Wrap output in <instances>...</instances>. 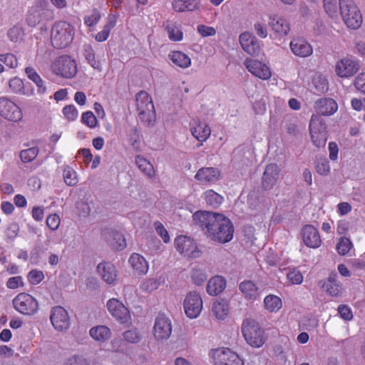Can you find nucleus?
<instances>
[{"label": "nucleus", "instance_id": "6ab92c4d", "mask_svg": "<svg viewBox=\"0 0 365 365\" xmlns=\"http://www.w3.org/2000/svg\"><path fill=\"white\" fill-rule=\"evenodd\" d=\"M190 130L192 135L200 142V145L202 142L205 141L210 135L211 130L208 125L200 120L198 118H193L190 123Z\"/></svg>", "mask_w": 365, "mask_h": 365}, {"label": "nucleus", "instance_id": "c03bdc74", "mask_svg": "<svg viewBox=\"0 0 365 365\" xmlns=\"http://www.w3.org/2000/svg\"><path fill=\"white\" fill-rule=\"evenodd\" d=\"M324 9L325 12L331 19L338 16V6L336 0H323Z\"/></svg>", "mask_w": 365, "mask_h": 365}, {"label": "nucleus", "instance_id": "f03ea898", "mask_svg": "<svg viewBox=\"0 0 365 365\" xmlns=\"http://www.w3.org/2000/svg\"><path fill=\"white\" fill-rule=\"evenodd\" d=\"M73 35V28L69 23L56 22L51 29V44L55 48H64L71 43Z\"/></svg>", "mask_w": 365, "mask_h": 365}, {"label": "nucleus", "instance_id": "5701e85b", "mask_svg": "<svg viewBox=\"0 0 365 365\" xmlns=\"http://www.w3.org/2000/svg\"><path fill=\"white\" fill-rule=\"evenodd\" d=\"M108 245L114 250H122L126 247L125 239L122 233L116 230H105L103 232Z\"/></svg>", "mask_w": 365, "mask_h": 365}, {"label": "nucleus", "instance_id": "bf43d9fd", "mask_svg": "<svg viewBox=\"0 0 365 365\" xmlns=\"http://www.w3.org/2000/svg\"><path fill=\"white\" fill-rule=\"evenodd\" d=\"M287 133L292 136H297L299 134V128L297 125L291 120H285L284 125Z\"/></svg>", "mask_w": 365, "mask_h": 365}, {"label": "nucleus", "instance_id": "5fc2aeb1", "mask_svg": "<svg viewBox=\"0 0 365 365\" xmlns=\"http://www.w3.org/2000/svg\"><path fill=\"white\" fill-rule=\"evenodd\" d=\"M124 339L130 343L136 344L140 341V335L137 329H130L123 334Z\"/></svg>", "mask_w": 365, "mask_h": 365}, {"label": "nucleus", "instance_id": "aec40b11", "mask_svg": "<svg viewBox=\"0 0 365 365\" xmlns=\"http://www.w3.org/2000/svg\"><path fill=\"white\" fill-rule=\"evenodd\" d=\"M107 308L112 316L121 323L128 320L129 317L128 309L117 299H109L107 302Z\"/></svg>", "mask_w": 365, "mask_h": 365}, {"label": "nucleus", "instance_id": "f3484780", "mask_svg": "<svg viewBox=\"0 0 365 365\" xmlns=\"http://www.w3.org/2000/svg\"><path fill=\"white\" fill-rule=\"evenodd\" d=\"M303 242L307 247L317 248L321 245L322 240L318 230L312 225L303 226L301 230Z\"/></svg>", "mask_w": 365, "mask_h": 365}, {"label": "nucleus", "instance_id": "4be33fe9", "mask_svg": "<svg viewBox=\"0 0 365 365\" xmlns=\"http://www.w3.org/2000/svg\"><path fill=\"white\" fill-rule=\"evenodd\" d=\"M314 108L318 115H331L338 108L336 102L330 98H322L314 103Z\"/></svg>", "mask_w": 365, "mask_h": 365}, {"label": "nucleus", "instance_id": "39448f33", "mask_svg": "<svg viewBox=\"0 0 365 365\" xmlns=\"http://www.w3.org/2000/svg\"><path fill=\"white\" fill-rule=\"evenodd\" d=\"M135 101L140 119L153 125L155 120V113L151 97L146 92L140 91L136 95Z\"/></svg>", "mask_w": 365, "mask_h": 365}, {"label": "nucleus", "instance_id": "37998d69", "mask_svg": "<svg viewBox=\"0 0 365 365\" xmlns=\"http://www.w3.org/2000/svg\"><path fill=\"white\" fill-rule=\"evenodd\" d=\"M39 149L38 147H32L21 150L20 152L19 157L23 163H29L36 158Z\"/></svg>", "mask_w": 365, "mask_h": 365}, {"label": "nucleus", "instance_id": "7c9ffc66", "mask_svg": "<svg viewBox=\"0 0 365 365\" xmlns=\"http://www.w3.org/2000/svg\"><path fill=\"white\" fill-rule=\"evenodd\" d=\"M129 263L138 274H145L148 271V263L145 258L139 254H132L129 259Z\"/></svg>", "mask_w": 365, "mask_h": 365}, {"label": "nucleus", "instance_id": "603ef678", "mask_svg": "<svg viewBox=\"0 0 365 365\" xmlns=\"http://www.w3.org/2000/svg\"><path fill=\"white\" fill-rule=\"evenodd\" d=\"M0 61L11 68H15L18 66L17 58L11 53L0 54Z\"/></svg>", "mask_w": 365, "mask_h": 365}, {"label": "nucleus", "instance_id": "a19ab883", "mask_svg": "<svg viewBox=\"0 0 365 365\" xmlns=\"http://www.w3.org/2000/svg\"><path fill=\"white\" fill-rule=\"evenodd\" d=\"M205 196L207 204L214 208L218 207L223 202V197L212 190H207Z\"/></svg>", "mask_w": 365, "mask_h": 365}, {"label": "nucleus", "instance_id": "f257e3e1", "mask_svg": "<svg viewBox=\"0 0 365 365\" xmlns=\"http://www.w3.org/2000/svg\"><path fill=\"white\" fill-rule=\"evenodd\" d=\"M194 225L211 240L226 243L233 237L234 226L222 214L198 210L192 215Z\"/></svg>", "mask_w": 365, "mask_h": 365}, {"label": "nucleus", "instance_id": "ddd939ff", "mask_svg": "<svg viewBox=\"0 0 365 365\" xmlns=\"http://www.w3.org/2000/svg\"><path fill=\"white\" fill-rule=\"evenodd\" d=\"M359 68L357 61L351 57H346L336 62L335 72L341 78H349L356 73Z\"/></svg>", "mask_w": 365, "mask_h": 365}, {"label": "nucleus", "instance_id": "1a4fd4ad", "mask_svg": "<svg viewBox=\"0 0 365 365\" xmlns=\"http://www.w3.org/2000/svg\"><path fill=\"white\" fill-rule=\"evenodd\" d=\"M214 365H244V361L230 349L222 348L212 351Z\"/></svg>", "mask_w": 365, "mask_h": 365}, {"label": "nucleus", "instance_id": "0e129e2a", "mask_svg": "<svg viewBox=\"0 0 365 365\" xmlns=\"http://www.w3.org/2000/svg\"><path fill=\"white\" fill-rule=\"evenodd\" d=\"M287 279L292 282V284H301L303 281L302 274L300 272L297 270H293L289 272L287 274Z\"/></svg>", "mask_w": 365, "mask_h": 365}, {"label": "nucleus", "instance_id": "79ce46f5", "mask_svg": "<svg viewBox=\"0 0 365 365\" xmlns=\"http://www.w3.org/2000/svg\"><path fill=\"white\" fill-rule=\"evenodd\" d=\"M19 225L17 222H12L9 223L4 230L6 241L7 242H12L19 235Z\"/></svg>", "mask_w": 365, "mask_h": 365}, {"label": "nucleus", "instance_id": "cd10ccee", "mask_svg": "<svg viewBox=\"0 0 365 365\" xmlns=\"http://www.w3.org/2000/svg\"><path fill=\"white\" fill-rule=\"evenodd\" d=\"M269 25L277 34L281 36L287 35L290 30L288 21L281 17H270Z\"/></svg>", "mask_w": 365, "mask_h": 365}, {"label": "nucleus", "instance_id": "e2e57ef3", "mask_svg": "<svg viewBox=\"0 0 365 365\" xmlns=\"http://www.w3.org/2000/svg\"><path fill=\"white\" fill-rule=\"evenodd\" d=\"M60 224V218L58 215H50L46 219L47 226L52 230H56Z\"/></svg>", "mask_w": 365, "mask_h": 365}, {"label": "nucleus", "instance_id": "a18cd8bd", "mask_svg": "<svg viewBox=\"0 0 365 365\" xmlns=\"http://www.w3.org/2000/svg\"><path fill=\"white\" fill-rule=\"evenodd\" d=\"M352 246V242L349 238L341 237L336 244V250L340 255H345L349 252Z\"/></svg>", "mask_w": 365, "mask_h": 365}, {"label": "nucleus", "instance_id": "2f4dec72", "mask_svg": "<svg viewBox=\"0 0 365 365\" xmlns=\"http://www.w3.org/2000/svg\"><path fill=\"white\" fill-rule=\"evenodd\" d=\"M89 333L93 339L101 341L109 339L111 335L109 328L106 326L93 327L90 329Z\"/></svg>", "mask_w": 365, "mask_h": 365}, {"label": "nucleus", "instance_id": "e433bc0d", "mask_svg": "<svg viewBox=\"0 0 365 365\" xmlns=\"http://www.w3.org/2000/svg\"><path fill=\"white\" fill-rule=\"evenodd\" d=\"M83 56L87 62L94 68L98 71L101 70V63L96 59L94 50L91 45H85L83 47Z\"/></svg>", "mask_w": 365, "mask_h": 365}, {"label": "nucleus", "instance_id": "72a5a7b5", "mask_svg": "<svg viewBox=\"0 0 365 365\" xmlns=\"http://www.w3.org/2000/svg\"><path fill=\"white\" fill-rule=\"evenodd\" d=\"M169 57L173 63L181 68H187L191 63L190 58L182 51H173Z\"/></svg>", "mask_w": 365, "mask_h": 365}, {"label": "nucleus", "instance_id": "9d476101", "mask_svg": "<svg viewBox=\"0 0 365 365\" xmlns=\"http://www.w3.org/2000/svg\"><path fill=\"white\" fill-rule=\"evenodd\" d=\"M0 115L13 122H19L23 117L19 107L7 97L0 98Z\"/></svg>", "mask_w": 365, "mask_h": 365}, {"label": "nucleus", "instance_id": "dca6fc26", "mask_svg": "<svg viewBox=\"0 0 365 365\" xmlns=\"http://www.w3.org/2000/svg\"><path fill=\"white\" fill-rule=\"evenodd\" d=\"M50 19H52L51 11L40 7H32L26 14V21L28 26L35 27L43 21H48Z\"/></svg>", "mask_w": 365, "mask_h": 365}, {"label": "nucleus", "instance_id": "4468645a", "mask_svg": "<svg viewBox=\"0 0 365 365\" xmlns=\"http://www.w3.org/2000/svg\"><path fill=\"white\" fill-rule=\"evenodd\" d=\"M171 332L172 327L170 319L163 314H158L153 327L154 337L157 340L167 339Z\"/></svg>", "mask_w": 365, "mask_h": 365}, {"label": "nucleus", "instance_id": "a211bd4d", "mask_svg": "<svg viewBox=\"0 0 365 365\" xmlns=\"http://www.w3.org/2000/svg\"><path fill=\"white\" fill-rule=\"evenodd\" d=\"M244 65L247 70L256 77L264 80L269 79L271 77L269 68L259 61L247 58L244 62Z\"/></svg>", "mask_w": 365, "mask_h": 365}, {"label": "nucleus", "instance_id": "338daca9", "mask_svg": "<svg viewBox=\"0 0 365 365\" xmlns=\"http://www.w3.org/2000/svg\"><path fill=\"white\" fill-rule=\"evenodd\" d=\"M197 31L202 36H211L215 34V29L213 27L207 26L203 24L198 25Z\"/></svg>", "mask_w": 365, "mask_h": 365}, {"label": "nucleus", "instance_id": "680f3d73", "mask_svg": "<svg viewBox=\"0 0 365 365\" xmlns=\"http://www.w3.org/2000/svg\"><path fill=\"white\" fill-rule=\"evenodd\" d=\"M155 227L157 233L162 237L164 242L168 243L170 241V237L168 231L164 227L162 223L157 222L155 223Z\"/></svg>", "mask_w": 365, "mask_h": 365}, {"label": "nucleus", "instance_id": "c85d7f7f", "mask_svg": "<svg viewBox=\"0 0 365 365\" xmlns=\"http://www.w3.org/2000/svg\"><path fill=\"white\" fill-rule=\"evenodd\" d=\"M175 245L178 251L186 255H189L192 253L195 247L192 240L183 235L178 236L175 238Z\"/></svg>", "mask_w": 365, "mask_h": 365}, {"label": "nucleus", "instance_id": "393cba45", "mask_svg": "<svg viewBox=\"0 0 365 365\" xmlns=\"http://www.w3.org/2000/svg\"><path fill=\"white\" fill-rule=\"evenodd\" d=\"M293 53L299 57H307L312 53V46L303 38H295L290 42Z\"/></svg>", "mask_w": 365, "mask_h": 365}, {"label": "nucleus", "instance_id": "de8ad7c7", "mask_svg": "<svg viewBox=\"0 0 365 365\" xmlns=\"http://www.w3.org/2000/svg\"><path fill=\"white\" fill-rule=\"evenodd\" d=\"M63 179L69 186H73L78 182L76 173L69 166H66L63 170Z\"/></svg>", "mask_w": 365, "mask_h": 365}, {"label": "nucleus", "instance_id": "7ed1b4c3", "mask_svg": "<svg viewBox=\"0 0 365 365\" xmlns=\"http://www.w3.org/2000/svg\"><path fill=\"white\" fill-rule=\"evenodd\" d=\"M340 15L349 29H359L363 21L362 15L353 0H339Z\"/></svg>", "mask_w": 365, "mask_h": 365}, {"label": "nucleus", "instance_id": "c9c22d12", "mask_svg": "<svg viewBox=\"0 0 365 365\" xmlns=\"http://www.w3.org/2000/svg\"><path fill=\"white\" fill-rule=\"evenodd\" d=\"M264 308L270 312H277L282 307L281 299L274 294L267 295L264 299Z\"/></svg>", "mask_w": 365, "mask_h": 365}, {"label": "nucleus", "instance_id": "58836bf2", "mask_svg": "<svg viewBox=\"0 0 365 365\" xmlns=\"http://www.w3.org/2000/svg\"><path fill=\"white\" fill-rule=\"evenodd\" d=\"M165 30L169 38L173 41H179L182 39L183 34L175 23H168Z\"/></svg>", "mask_w": 365, "mask_h": 365}, {"label": "nucleus", "instance_id": "c756f323", "mask_svg": "<svg viewBox=\"0 0 365 365\" xmlns=\"http://www.w3.org/2000/svg\"><path fill=\"white\" fill-rule=\"evenodd\" d=\"M240 290L245 295V298L250 300H255L259 295L258 289L255 284L251 280H245L239 285Z\"/></svg>", "mask_w": 365, "mask_h": 365}, {"label": "nucleus", "instance_id": "8fccbe9b", "mask_svg": "<svg viewBox=\"0 0 365 365\" xmlns=\"http://www.w3.org/2000/svg\"><path fill=\"white\" fill-rule=\"evenodd\" d=\"M316 171L323 175H327L329 173V163L325 158H318L316 160Z\"/></svg>", "mask_w": 365, "mask_h": 365}, {"label": "nucleus", "instance_id": "6e6552de", "mask_svg": "<svg viewBox=\"0 0 365 365\" xmlns=\"http://www.w3.org/2000/svg\"><path fill=\"white\" fill-rule=\"evenodd\" d=\"M14 308L23 314H34L38 309V302L30 294H19L13 300Z\"/></svg>", "mask_w": 365, "mask_h": 365}, {"label": "nucleus", "instance_id": "423d86ee", "mask_svg": "<svg viewBox=\"0 0 365 365\" xmlns=\"http://www.w3.org/2000/svg\"><path fill=\"white\" fill-rule=\"evenodd\" d=\"M309 133L313 144L317 148L324 147L327 140V125L322 116L312 115L309 122Z\"/></svg>", "mask_w": 365, "mask_h": 365}, {"label": "nucleus", "instance_id": "4c0bfd02", "mask_svg": "<svg viewBox=\"0 0 365 365\" xmlns=\"http://www.w3.org/2000/svg\"><path fill=\"white\" fill-rule=\"evenodd\" d=\"M7 35L11 41L15 43L21 42L25 36V31L23 26L16 24L9 29Z\"/></svg>", "mask_w": 365, "mask_h": 365}, {"label": "nucleus", "instance_id": "4d7b16f0", "mask_svg": "<svg viewBox=\"0 0 365 365\" xmlns=\"http://www.w3.org/2000/svg\"><path fill=\"white\" fill-rule=\"evenodd\" d=\"M27 277L31 284H37L43 279L44 276L41 271L33 269L29 272Z\"/></svg>", "mask_w": 365, "mask_h": 365}, {"label": "nucleus", "instance_id": "3c124183", "mask_svg": "<svg viewBox=\"0 0 365 365\" xmlns=\"http://www.w3.org/2000/svg\"><path fill=\"white\" fill-rule=\"evenodd\" d=\"M9 88L15 93H21L26 95L27 93L24 91V85L21 79L18 77H14L10 79L9 82Z\"/></svg>", "mask_w": 365, "mask_h": 365}, {"label": "nucleus", "instance_id": "09e8293b", "mask_svg": "<svg viewBox=\"0 0 365 365\" xmlns=\"http://www.w3.org/2000/svg\"><path fill=\"white\" fill-rule=\"evenodd\" d=\"M324 287L331 296H337L341 291L340 286L336 282L334 277H329Z\"/></svg>", "mask_w": 365, "mask_h": 365}, {"label": "nucleus", "instance_id": "bb28decb", "mask_svg": "<svg viewBox=\"0 0 365 365\" xmlns=\"http://www.w3.org/2000/svg\"><path fill=\"white\" fill-rule=\"evenodd\" d=\"M226 287V280L221 276H215L207 282V292L211 296L221 293Z\"/></svg>", "mask_w": 365, "mask_h": 365}, {"label": "nucleus", "instance_id": "774afa93", "mask_svg": "<svg viewBox=\"0 0 365 365\" xmlns=\"http://www.w3.org/2000/svg\"><path fill=\"white\" fill-rule=\"evenodd\" d=\"M19 285H24L22 277L21 276L11 277L6 282L7 287L12 289H16Z\"/></svg>", "mask_w": 365, "mask_h": 365}, {"label": "nucleus", "instance_id": "052dcab7", "mask_svg": "<svg viewBox=\"0 0 365 365\" xmlns=\"http://www.w3.org/2000/svg\"><path fill=\"white\" fill-rule=\"evenodd\" d=\"M101 15L97 9H93L91 16H85L84 22L88 26H94L100 19Z\"/></svg>", "mask_w": 365, "mask_h": 365}, {"label": "nucleus", "instance_id": "412c9836", "mask_svg": "<svg viewBox=\"0 0 365 365\" xmlns=\"http://www.w3.org/2000/svg\"><path fill=\"white\" fill-rule=\"evenodd\" d=\"M240 43L243 50L251 56L257 55L260 51V46L257 38L252 34L245 32L240 36Z\"/></svg>", "mask_w": 365, "mask_h": 365}, {"label": "nucleus", "instance_id": "20e7f679", "mask_svg": "<svg viewBox=\"0 0 365 365\" xmlns=\"http://www.w3.org/2000/svg\"><path fill=\"white\" fill-rule=\"evenodd\" d=\"M241 329L245 341L252 347H260L264 344V330L255 319H245Z\"/></svg>", "mask_w": 365, "mask_h": 365}, {"label": "nucleus", "instance_id": "a878e982", "mask_svg": "<svg viewBox=\"0 0 365 365\" xmlns=\"http://www.w3.org/2000/svg\"><path fill=\"white\" fill-rule=\"evenodd\" d=\"M97 271L101 278L108 284H113L117 277L115 267L110 262H101L97 266Z\"/></svg>", "mask_w": 365, "mask_h": 365}, {"label": "nucleus", "instance_id": "49530a36", "mask_svg": "<svg viewBox=\"0 0 365 365\" xmlns=\"http://www.w3.org/2000/svg\"><path fill=\"white\" fill-rule=\"evenodd\" d=\"M191 278L194 284L200 286L206 281L207 274L203 269L199 267H195L192 269Z\"/></svg>", "mask_w": 365, "mask_h": 365}, {"label": "nucleus", "instance_id": "864d4df0", "mask_svg": "<svg viewBox=\"0 0 365 365\" xmlns=\"http://www.w3.org/2000/svg\"><path fill=\"white\" fill-rule=\"evenodd\" d=\"M81 121L89 128H95L98 120L95 115L91 111H86L82 114Z\"/></svg>", "mask_w": 365, "mask_h": 365}, {"label": "nucleus", "instance_id": "f8f14e48", "mask_svg": "<svg viewBox=\"0 0 365 365\" xmlns=\"http://www.w3.org/2000/svg\"><path fill=\"white\" fill-rule=\"evenodd\" d=\"M186 315L190 319L199 316L202 308V300L200 295L196 292H189L183 303Z\"/></svg>", "mask_w": 365, "mask_h": 365}, {"label": "nucleus", "instance_id": "69168bd1", "mask_svg": "<svg viewBox=\"0 0 365 365\" xmlns=\"http://www.w3.org/2000/svg\"><path fill=\"white\" fill-rule=\"evenodd\" d=\"M355 88L365 94V73H361L354 81Z\"/></svg>", "mask_w": 365, "mask_h": 365}, {"label": "nucleus", "instance_id": "b1692460", "mask_svg": "<svg viewBox=\"0 0 365 365\" xmlns=\"http://www.w3.org/2000/svg\"><path fill=\"white\" fill-rule=\"evenodd\" d=\"M220 171L214 168H200L195 175V179L201 184L214 183L219 180Z\"/></svg>", "mask_w": 365, "mask_h": 365}, {"label": "nucleus", "instance_id": "13d9d810", "mask_svg": "<svg viewBox=\"0 0 365 365\" xmlns=\"http://www.w3.org/2000/svg\"><path fill=\"white\" fill-rule=\"evenodd\" d=\"M63 113L69 121H73L77 118L78 112L73 105H68L63 108Z\"/></svg>", "mask_w": 365, "mask_h": 365}, {"label": "nucleus", "instance_id": "9b49d317", "mask_svg": "<svg viewBox=\"0 0 365 365\" xmlns=\"http://www.w3.org/2000/svg\"><path fill=\"white\" fill-rule=\"evenodd\" d=\"M50 320L53 328L63 331L70 327V318L67 311L61 306H56L51 310Z\"/></svg>", "mask_w": 365, "mask_h": 365}, {"label": "nucleus", "instance_id": "f704fd0d", "mask_svg": "<svg viewBox=\"0 0 365 365\" xmlns=\"http://www.w3.org/2000/svg\"><path fill=\"white\" fill-rule=\"evenodd\" d=\"M135 164L138 168L149 178L155 175V170L153 165L143 157L138 155L135 157Z\"/></svg>", "mask_w": 365, "mask_h": 365}, {"label": "nucleus", "instance_id": "ea45409f", "mask_svg": "<svg viewBox=\"0 0 365 365\" xmlns=\"http://www.w3.org/2000/svg\"><path fill=\"white\" fill-rule=\"evenodd\" d=\"M212 312L218 319H224L228 314V305L224 302H214L212 307Z\"/></svg>", "mask_w": 365, "mask_h": 365}, {"label": "nucleus", "instance_id": "2eb2a0df", "mask_svg": "<svg viewBox=\"0 0 365 365\" xmlns=\"http://www.w3.org/2000/svg\"><path fill=\"white\" fill-rule=\"evenodd\" d=\"M280 168L275 163L268 164L262 177V187L264 190L272 189L277 183L280 173Z\"/></svg>", "mask_w": 365, "mask_h": 365}, {"label": "nucleus", "instance_id": "473e14b6", "mask_svg": "<svg viewBox=\"0 0 365 365\" xmlns=\"http://www.w3.org/2000/svg\"><path fill=\"white\" fill-rule=\"evenodd\" d=\"M25 72L28 78L36 85L38 88V93L40 94L44 93L46 91V88L43 84V80L35 69L29 66L25 68Z\"/></svg>", "mask_w": 365, "mask_h": 365}, {"label": "nucleus", "instance_id": "6e6d98bb", "mask_svg": "<svg viewBox=\"0 0 365 365\" xmlns=\"http://www.w3.org/2000/svg\"><path fill=\"white\" fill-rule=\"evenodd\" d=\"M64 365H90V363L83 356L74 355L67 359Z\"/></svg>", "mask_w": 365, "mask_h": 365}, {"label": "nucleus", "instance_id": "0eeeda50", "mask_svg": "<svg viewBox=\"0 0 365 365\" xmlns=\"http://www.w3.org/2000/svg\"><path fill=\"white\" fill-rule=\"evenodd\" d=\"M54 73L63 78H71L77 73V65L71 56L65 55L57 58L51 66Z\"/></svg>", "mask_w": 365, "mask_h": 365}]
</instances>
